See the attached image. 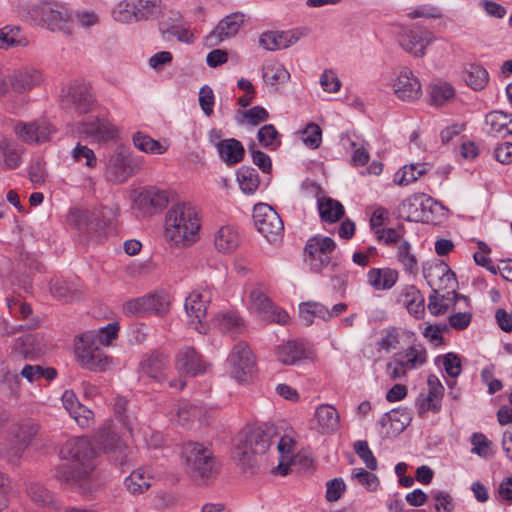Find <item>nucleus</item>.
<instances>
[{
	"mask_svg": "<svg viewBox=\"0 0 512 512\" xmlns=\"http://www.w3.org/2000/svg\"><path fill=\"white\" fill-rule=\"evenodd\" d=\"M273 427H252L243 430L237 437L232 456L242 468L253 467L257 455L264 454L271 445Z\"/></svg>",
	"mask_w": 512,
	"mask_h": 512,
	"instance_id": "nucleus-3",
	"label": "nucleus"
},
{
	"mask_svg": "<svg viewBox=\"0 0 512 512\" xmlns=\"http://www.w3.org/2000/svg\"><path fill=\"white\" fill-rule=\"evenodd\" d=\"M61 453L69 463L57 467V479L63 485L81 495L93 494L98 484L93 476L95 453L90 442L85 438L71 439L66 443Z\"/></svg>",
	"mask_w": 512,
	"mask_h": 512,
	"instance_id": "nucleus-1",
	"label": "nucleus"
},
{
	"mask_svg": "<svg viewBox=\"0 0 512 512\" xmlns=\"http://www.w3.org/2000/svg\"><path fill=\"white\" fill-rule=\"evenodd\" d=\"M132 141L138 150L148 154L161 155L168 149L165 143H161L143 132L134 133Z\"/></svg>",
	"mask_w": 512,
	"mask_h": 512,
	"instance_id": "nucleus-37",
	"label": "nucleus"
},
{
	"mask_svg": "<svg viewBox=\"0 0 512 512\" xmlns=\"http://www.w3.org/2000/svg\"><path fill=\"white\" fill-rule=\"evenodd\" d=\"M162 12L161 0H123L113 10V17L121 23L147 21Z\"/></svg>",
	"mask_w": 512,
	"mask_h": 512,
	"instance_id": "nucleus-7",
	"label": "nucleus"
},
{
	"mask_svg": "<svg viewBox=\"0 0 512 512\" xmlns=\"http://www.w3.org/2000/svg\"><path fill=\"white\" fill-rule=\"evenodd\" d=\"M303 143L310 149H317L322 142V129L315 123H309L300 132Z\"/></svg>",
	"mask_w": 512,
	"mask_h": 512,
	"instance_id": "nucleus-57",
	"label": "nucleus"
},
{
	"mask_svg": "<svg viewBox=\"0 0 512 512\" xmlns=\"http://www.w3.org/2000/svg\"><path fill=\"white\" fill-rule=\"evenodd\" d=\"M118 330V323L113 322L108 324L106 327L99 329L98 332H93V336L96 340H100L99 344L102 347H108L111 344V341L117 337Z\"/></svg>",
	"mask_w": 512,
	"mask_h": 512,
	"instance_id": "nucleus-61",
	"label": "nucleus"
},
{
	"mask_svg": "<svg viewBox=\"0 0 512 512\" xmlns=\"http://www.w3.org/2000/svg\"><path fill=\"white\" fill-rule=\"evenodd\" d=\"M429 96L430 104L443 106L446 102L454 98L455 90L451 84L438 81L429 86Z\"/></svg>",
	"mask_w": 512,
	"mask_h": 512,
	"instance_id": "nucleus-40",
	"label": "nucleus"
},
{
	"mask_svg": "<svg viewBox=\"0 0 512 512\" xmlns=\"http://www.w3.org/2000/svg\"><path fill=\"white\" fill-rule=\"evenodd\" d=\"M435 501V510L437 512H452L454 510L453 498L446 492H435L432 494Z\"/></svg>",
	"mask_w": 512,
	"mask_h": 512,
	"instance_id": "nucleus-64",
	"label": "nucleus"
},
{
	"mask_svg": "<svg viewBox=\"0 0 512 512\" xmlns=\"http://www.w3.org/2000/svg\"><path fill=\"white\" fill-rule=\"evenodd\" d=\"M374 233L378 240L383 241L386 245H392L403 239L405 230L402 225H399L397 228H376Z\"/></svg>",
	"mask_w": 512,
	"mask_h": 512,
	"instance_id": "nucleus-58",
	"label": "nucleus"
},
{
	"mask_svg": "<svg viewBox=\"0 0 512 512\" xmlns=\"http://www.w3.org/2000/svg\"><path fill=\"white\" fill-rule=\"evenodd\" d=\"M29 19L50 31H68L71 16L67 7L55 1H41L28 8Z\"/></svg>",
	"mask_w": 512,
	"mask_h": 512,
	"instance_id": "nucleus-5",
	"label": "nucleus"
},
{
	"mask_svg": "<svg viewBox=\"0 0 512 512\" xmlns=\"http://www.w3.org/2000/svg\"><path fill=\"white\" fill-rule=\"evenodd\" d=\"M351 480L362 485L367 491L374 492L378 489L379 478L372 472L363 468H355L351 473Z\"/></svg>",
	"mask_w": 512,
	"mask_h": 512,
	"instance_id": "nucleus-55",
	"label": "nucleus"
},
{
	"mask_svg": "<svg viewBox=\"0 0 512 512\" xmlns=\"http://www.w3.org/2000/svg\"><path fill=\"white\" fill-rule=\"evenodd\" d=\"M432 202V198L424 193L414 194L406 198L399 206V213L408 221L422 219L424 208Z\"/></svg>",
	"mask_w": 512,
	"mask_h": 512,
	"instance_id": "nucleus-27",
	"label": "nucleus"
},
{
	"mask_svg": "<svg viewBox=\"0 0 512 512\" xmlns=\"http://www.w3.org/2000/svg\"><path fill=\"white\" fill-rule=\"evenodd\" d=\"M278 360L284 365H294L306 358V349L303 343L288 341L279 345L276 350Z\"/></svg>",
	"mask_w": 512,
	"mask_h": 512,
	"instance_id": "nucleus-32",
	"label": "nucleus"
},
{
	"mask_svg": "<svg viewBox=\"0 0 512 512\" xmlns=\"http://www.w3.org/2000/svg\"><path fill=\"white\" fill-rule=\"evenodd\" d=\"M169 299L165 293H151L127 301L123 311L130 316L164 315L169 308Z\"/></svg>",
	"mask_w": 512,
	"mask_h": 512,
	"instance_id": "nucleus-13",
	"label": "nucleus"
},
{
	"mask_svg": "<svg viewBox=\"0 0 512 512\" xmlns=\"http://www.w3.org/2000/svg\"><path fill=\"white\" fill-rule=\"evenodd\" d=\"M168 357L162 352H154L141 362L142 371L156 381H162L168 367Z\"/></svg>",
	"mask_w": 512,
	"mask_h": 512,
	"instance_id": "nucleus-31",
	"label": "nucleus"
},
{
	"mask_svg": "<svg viewBox=\"0 0 512 512\" xmlns=\"http://www.w3.org/2000/svg\"><path fill=\"white\" fill-rule=\"evenodd\" d=\"M72 159L76 163H81L85 160V166L94 169L97 166V157L94 151L87 145L77 143V145L70 152Z\"/></svg>",
	"mask_w": 512,
	"mask_h": 512,
	"instance_id": "nucleus-56",
	"label": "nucleus"
},
{
	"mask_svg": "<svg viewBox=\"0 0 512 512\" xmlns=\"http://www.w3.org/2000/svg\"><path fill=\"white\" fill-rule=\"evenodd\" d=\"M16 136L27 144H41L50 141L55 134V128L46 119L30 122L18 121L13 126Z\"/></svg>",
	"mask_w": 512,
	"mask_h": 512,
	"instance_id": "nucleus-15",
	"label": "nucleus"
},
{
	"mask_svg": "<svg viewBox=\"0 0 512 512\" xmlns=\"http://www.w3.org/2000/svg\"><path fill=\"white\" fill-rule=\"evenodd\" d=\"M200 227L196 207L187 202L177 203L165 215L164 237L171 246L190 247L198 241Z\"/></svg>",
	"mask_w": 512,
	"mask_h": 512,
	"instance_id": "nucleus-2",
	"label": "nucleus"
},
{
	"mask_svg": "<svg viewBox=\"0 0 512 512\" xmlns=\"http://www.w3.org/2000/svg\"><path fill=\"white\" fill-rule=\"evenodd\" d=\"M423 273L433 293L450 287L451 283L455 281L454 273L443 261L430 264L428 267L424 268Z\"/></svg>",
	"mask_w": 512,
	"mask_h": 512,
	"instance_id": "nucleus-23",
	"label": "nucleus"
},
{
	"mask_svg": "<svg viewBox=\"0 0 512 512\" xmlns=\"http://www.w3.org/2000/svg\"><path fill=\"white\" fill-rule=\"evenodd\" d=\"M186 472L198 482H205L218 473V466L210 449L197 442L183 444L181 450Z\"/></svg>",
	"mask_w": 512,
	"mask_h": 512,
	"instance_id": "nucleus-4",
	"label": "nucleus"
},
{
	"mask_svg": "<svg viewBox=\"0 0 512 512\" xmlns=\"http://www.w3.org/2000/svg\"><path fill=\"white\" fill-rule=\"evenodd\" d=\"M390 422L386 429V437L391 438L399 435L409 425L411 417L407 409L397 408L384 414V422Z\"/></svg>",
	"mask_w": 512,
	"mask_h": 512,
	"instance_id": "nucleus-33",
	"label": "nucleus"
},
{
	"mask_svg": "<svg viewBox=\"0 0 512 512\" xmlns=\"http://www.w3.org/2000/svg\"><path fill=\"white\" fill-rule=\"evenodd\" d=\"M398 261L402 264L405 271L416 274L418 272V261L411 253V245L407 241H402L398 246Z\"/></svg>",
	"mask_w": 512,
	"mask_h": 512,
	"instance_id": "nucleus-53",
	"label": "nucleus"
},
{
	"mask_svg": "<svg viewBox=\"0 0 512 512\" xmlns=\"http://www.w3.org/2000/svg\"><path fill=\"white\" fill-rule=\"evenodd\" d=\"M395 95L402 101L413 102L422 95L421 83L414 73L408 69L400 70L393 83Z\"/></svg>",
	"mask_w": 512,
	"mask_h": 512,
	"instance_id": "nucleus-21",
	"label": "nucleus"
},
{
	"mask_svg": "<svg viewBox=\"0 0 512 512\" xmlns=\"http://www.w3.org/2000/svg\"><path fill=\"white\" fill-rule=\"evenodd\" d=\"M425 173L426 168L423 164L406 165L395 174L394 182L400 186H406L416 181Z\"/></svg>",
	"mask_w": 512,
	"mask_h": 512,
	"instance_id": "nucleus-46",
	"label": "nucleus"
},
{
	"mask_svg": "<svg viewBox=\"0 0 512 512\" xmlns=\"http://www.w3.org/2000/svg\"><path fill=\"white\" fill-rule=\"evenodd\" d=\"M139 170V162L130 151L124 147H117L107 159L104 176L111 183L121 184Z\"/></svg>",
	"mask_w": 512,
	"mask_h": 512,
	"instance_id": "nucleus-8",
	"label": "nucleus"
},
{
	"mask_svg": "<svg viewBox=\"0 0 512 512\" xmlns=\"http://www.w3.org/2000/svg\"><path fill=\"white\" fill-rule=\"evenodd\" d=\"M467 300V298L461 294L456 293L455 291L448 292L447 295L438 296L437 293H433L429 296L428 309L433 315H442L445 314L452 301L457 300Z\"/></svg>",
	"mask_w": 512,
	"mask_h": 512,
	"instance_id": "nucleus-38",
	"label": "nucleus"
},
{
	"mask_svg": "<svg viewBox=\"0 0 512 512\" xmlns=\"http://www.w3.org/2000/svg\"><path fill=\"white\" fill-rule=\"evenodd\" d=\"M88 83L73 80L62 89L61 102L63 107L78 114L90 112L94 106V99Z\"/></svg>",
	"mask_w": 512,
	"mask_h": 512,
	"instance_id": "nucleus-12",
	"label": "nucleus"
},
{
	"mask_svg": "<svg viewBox=\"0 0 512 512\" xmlns=\"http://www.w3.org/2000/svg\"><path fill=\"white\" fill-rule=\"evenodd\" d=\"M0 153L3 157L1 166L4 169H15L21 163L20 151L16 144L6 138L0 139Z\"/></svg>",
	"mask_w": 512,
	"mask_h": 512,
	"instance_id": "nucleus-43",
	"label": "nucleus"
},
{
	"mask_svg": "<svg viewBox=\"0 0 512 512\" xmlns=\"http://www.w3.org/2000/svg\"><path fill=\"white\" fill-rule=\"evenodd\" d=\"M152 474L147 468H137L126 477L124 485L132 495L145 493L152 484Z\"/></svg>",
	"mask_w": 512,
	"mask_h": 512,
	"instance_id": "nucleus-30",
	"label": "nucleus"
},
{
	"mask_svg": "<svg viewBox=\"0 0 512 512\" xmlns=\"http://www.w3.org/2000/svg\"><path fill=\"white\" fill-rule=\"evenodd\" d=\"M259 143L271 150H276L281 145L280 135L274 125L266 124L257 133Z\"/></svg>",
	"mask_w": 512,
	"mask_h": 512,
	"instance_id": "nucleus-52",
	"label": "nucleus"
},
{
	"mask_svg": "<svg viewBox=\"0 0 512 512\" xmlns=\"http://www.w3.org/2000/svg\"><path fill=\"white\" fill-rule=\"evenodd\" d=\"M428 395L422 399L419 405V413L423 414L429 411L437 413L441 409V401L444 394V387L435 375H430L427 379Z\"/></svg>",
	"mask_w": 512,
	"mask_h": 512,
	"instance_id": "nucleus-28",
	"label": "nucleus"
},
{
	"mask_svg": "<svg viewBox=\"0 0 512 512\" xmlns=\"http://www.w3.org/2000/svg\"><path fill=\"white\" fill-rule=\"evenodd\" d=\"M241 190L253 194L259 187L258 173L253 168H241L237 174Z\"/></svg>",
	"mask_w": 512,
	"mask_h": 512,
	"instance_id": "nucleus-50",
	"label": "nucleus"
},
{
	"mask_svg": "<svg viewBox=\"0 0 512 512\" xmlns=\"http://www.w3.org/2000/svg\"><path fill=\"white\" fill-rule=\"evenodd\" d=\"M176 368L181 374L196 376L206 372L207 364L194 348L185 347L177 354Z\"/></svg>",
	"mask_w": 512,
	"mask_h": 512,
	"instance_id": "nucleus-24",
	"label": "nucleus"
},
{
	"mask_svg": "<svg viewBox=\"0 0 512 512\" xmlns=\"http://www.w3.org/2000/svg\"><path fill=\"white\" fill-rule=\"evenodd\" d=\"M104 214V208L89 210L75 207L70 209L67 220L78 229L99 233L106 226Z\"/></svg>",
	"mask_w": 512,
	"mask_h": 512,
	"instance_id": "nucleus-19",
	"label": "nucleus"
},
{
	"mask_svg": "<svg viewBox=\"0 0 512 512\" xmlns=\"http://www.w3.org/2000/svg\"><path fill=\"white\" fill-rule=\"evenodd\" d=\"M354 451L355 453L362 459L365 463L366 467L375 471L378 467V462L372 451L370 450L367 441L358 440L354 443Z\"/></svg>",
	"mask_w": 512,
	"mask_h": 512,
	"instance_id": "nucleus-59",
	"label": "nucleus"
},
{
	"mask_svg": "<svg viewBox=\"0 0 512 512\" xmlns=\"http://www.w3.org/2000/svg\"><path fill=\"white\" fill-rule=\"evenodd\" d=\"M314 422L320 434H332L340 427V416L332 405L321 404L316 408Z\"/></svg>",
	"mask_w": 512,
	"mask_h": 512,
	"instance_id": "nucleus-25",
	"label": "nucleus"
},
{
	"mask_svg": "<svg viewBox=\"0 0 512 512\" xmlns=\"http://www.w3.org/2000/svg\"><path fill=\"white\" fill-rule=\"evenodd\" d=\"M464 80L474 90H482L489 81L487 70L476 64H470L464 72Z\"/></svg>",
	"mask_w": 512,
	"mask_h": 512,
	"instance_id": "nucleus-39",
	"label": "nucleus"
},
{
	"mask_svg": "<svg viewBox=\"0 0 512 512\" xmlns=\"http://www.w3.org/2000/svg\"><path fill=\"white\" fill-rule=\"evenodd\" d=\"M95 443L105 452L119 453L121 456L120 463L124 465L127 461V455L124 453L126 446L121 442L120 438L110 426H105L99 429L95 435Z\"/></svg>",
	"mask_w": 512,
	"mask_h": 512,
	"instance_id": "nucleus-26",
	"label": "nucleus"
},
{
	"mask_svg": "<svg viewBox=\"0 0 512 512\" xmlns=\"http://www.w3.org/2000/svg\"><path fill=\"white\" fill-rule=\"evenodd\" d=\"M50 291L52 295L62 301L72 302L80 296V291L73 288L68 282L54 280L51 282Z\"/></svg>",
	"mask_w": 512,
	"mask_h": 512,
	"instance_id": "nucleus-48",
	"label": "nucleus"
},
{
	"mask_svg": "<svg viewBox=\"0 0 512 512\" xmlns=\"http://www.w3.org/2000/svg\"><path fill=\"white\" fill-rule=\"evenodd\" d=\"M38 432V427L32 421H25L22 423L15 424L10 429V437L14 441L20 443L25 442L27 446H30L34 436Z\"/></svg>",
	"mask_w": 512,
	"mask_h": 512,
	"instance_id": "nucleus-45",
	"label": "nucleus"
},
{
	"mask_svg": "<svg viewBox=\"0 0 512 512\" xmlns=\"http://www.w3.org/2000/svg\"><path fill=\"white\" fill-rule=\"evenodd\" d=\"M509 114L502 111H493L486 116V124L490 126V132L500 137L507 136V124Z\"/></svg>",
	"mask_w": 512,
	"mask_h": 512,
	"instance_id": "nucleus-51",
	"label": "nucleus"
},
{
	"mask_svg": "<svg viewBox=\"0 0 512 512\" xmlns=\"http://www.w3.org/2000/svg\"><path fill=\"white\" fill-rule=\"evenodd\" d=\"M394 360L407 370L415 369L426 362V351L420 345L410 346L406 350L394 355Z\"/></svg>",
	"mask_w": 512,
	"mask_h": 512,
	"instance_id": "nucleus-36",
	"label": "nucleus"
},
{
	"mask_svg": "<svg viewBox=\"0 0 512 512\" xmlns=\"http://www.w3.org/2000/svg\"><path fill=\"white\" fill-rule=\"evenodd\" d=\"M253 219L255 226L268 242L281 240L284 231L283 221L278 213L268 204L259 203L254 206Z\"/></svg>",
	"mask_w": 512,
	"mask_h": 512,
	"instance_id": "nucleus-11",
	"label": "nucleus"
},
{
	"mask_svg": "<svg viewBox=\"0 0 512 512\" xmlns=\"http://www.w3.org/2000/svg\"><path fill=\"white\" fill-rule=\"evenodd\" d=\"M435 39L431 31L422 28L403 30L399 34V44L408 53L422 57L425 54L426 47Z\"/></svg>",
	"mask_w": 512,
	"mask_h": 512,
	"instance_id": "nucleus-20",
	"label": "nucleus"
},
{
	"mask_svg": "<svg viewBox=\"0 0 512 512\" xmlns=\"http://www.w3.org/2000/svg\"><path fill=\"white\" fill-rule=\"evenodd\" d=\"M28 447L25 442L20 443L10 437L7 443L0 449V456L9 462L15 463L22 458Z\"/></svg>",
	"mask_w": 512,
	"mask_h": 512,
	"instance_id": "nucleus-54",
	"label": "nucleus"
},
{
	"mask_svg": "<svg viewBox=\"0 0 512 512\" xmlns=\"http://www.w3.org/2000/svg\"><path fill=\"white\" fill-rule=\"evenodd\" d=\"M169 203L167 191L150 186L138 192L133 198V208L142 215H152L164 209Z\"/></svg>",
	"mask_w": 512,
	"mask_h": 512,
	"instance_id": "nucleus-17",
	"label": "nucleus"
},
{
	"mask_svg": "<svg viewBox=\"0 0 512 512\" xmlns=\"http://www.w3.org/2000/svg\"><path fill=\"white\" fill-rule=\"evenodd\" d=\"M398 279V272L394 269L373 268L368 272V282L376 290L392 288Z\"/></svg>",
	"mask_w": 512,
	"mask_h": 512,
	"instance_id": "nucleus-35",
	"label": "nucleus"
},
{
	"mask_svg": "<svg viewBox=\"0 0 512 512\" xmlns=\"http://www.w3.org/2000/svg\"><path fill=\"white\" fill-rule=\"evenodd\" d=\"M273 303L270 301L263 287L256 285L250 292V308L262 318L272 308Z\"/></svg>",
	"mask_w": 512,
	"mask_h": 512,
	"instance_id": "nucleus-44",
	"label": "nucleus"
},
{
	"mask_svg": "<svg viewBox=\"0 0 512 512\" xmlns=\"http://www.w3.org/2000/svg\"><path fill=\"white\" fill-rule=\"evenodd\" d=\"M28 494L36 504L45 506L52 502V495L43 485L32 483L28 488Z\"/></svg>",
	"mask_w": 512,
	"mask_h": 512,
	"instance_id": "nucleus-60",
	"label": "nucleus"
},
{
	"mask_svg": "<svg viewBox=\"0 0 512 512\" xmlns=\"http://www.w3.org/2000/svg\"><path fill=\"white\" fill-rule=\"evenodd\" d=\"M43 81V73L38 68L20 67L8 74L9 92L24 94L39 86Z\"/></svg>",
	"mask_w": 512,
	"mask_h": 512,
	"instance_id": "nucleus-18",
	"label": "nucleus"
},
{
	"mask_svg": "<svg viewBox=\"0 0 512 512\" xmlns=\"http://www.w3.org/2000/svg\"><path fill=\"white\" fill-rule=\"evenodd\" d=\"M93 336V331H88L75 340V355L79 364L90 371L103 372L110 366V359L104 353L103 348Z\"/></svg>",
	"mask_w": 512,
	"mask_h": 512,
	"instance_id": "nucleus-6",
	"label": "nucleus"
},
{
	"mask_svg": "<svg viewBox=\"0 0 512 512\" xmlns=\"http://www.w3.org/2000/svg\"><path fill=\"white\" fill-rule=\"evenodd\" d=\"M335 241L326 236L317 235L308 239L304 247V261L315 273H320L331 263Z\"/></svg>",
	"mask_w": 512,
	"mask_h": 512,
	"instance_id": "nucleus-10",
	"label": "nucleus"
},
{
	"mask_svg": "<svg viewBox=\"0 0 512 512\" xmlns=\"http://www.w3.org/2000/svg\"><path fill=\"white\" fill-rule=\"evenodd\" d=\"M231 374L239 383L248 382L256 372L255 357L246 343L236 344L229 355Z\"/></svg>",
	"mask_w": 512,
	"mask_h": 512,
	"instance_id": "nucleus-14",
	"label": "nucleus"
},
{
	"mask_svg": "<svg viewBox=\"0 0 512 512\" xmlns=\"http://www.w3.org/2000/svg\"><path fill=\"white\" fill-rule=\"evenodd\" d=\"M240 238L236 229L232 226H222L215 234L214 244L221 253H231L239 245Z\"/></svg>",
	"mask_w": 512,
	"mask_h": 512,
	"instance_id": "nucleus-34",
	"label": "nucleus"
},
{
	"mask_svg": "<svg viewBox=\"0 0 512 512\" xmlns=\"http://www.w3.org/2000/svg\"><path fill=\"white\" fill-rule=\"evenodd\" d=\"M78 131L92 141L103 144L118 138V128L106 118L89 117L78 124Z\"/></svg>",
	"mask_w": 512,
	"mask_h": 512,
	"instance_id": "nucleus-16",
	"label": "nucleus"
},
{
	"mask_svg": "<svg viewBox=\"0 0 512 512\" xmlns=\"http://www.w3.org/2000/svg\"><path fill=\"white\" fill-rule=\"evenodd\" d=\"M27 44V39L21 35L18 27H4L0 30V49L26 46Z\"/></svg>",
	"mask_w": 512,
	"mask_h": 512,
	"instance_id": "nucleus-47",
	"label": "nucleus"
},
{
	"mask_svg": "<svg viewBox=\"0 0 512 512\" xmlns=\"http://www.w3.org/2000/svg\"><path fill=\"white\" fill-rule=\"evenodd\" d=\"M318 209L321 219L325 222L334 223L344 215L343 205L331 198L318 201Z\"/></svg>",
	"mask_w": 512,
	"mask_h": 512,
	"instance_id": "nucleus-41",
	"label": "nucleus"
},
{
	"mask_svg": "<svg viewBox=\"0 0 512 512\" xmlns=\"http://www.w3.org/2000/svg\"><path fill=\"white\" fill-rule=\"evenodd\" d=\"M220 158L228 165L239 163L244 157V147L240 141L229 138L215 143Z\"/></svg>",
	"mask_w": 512,
	"mask_h": 512,
	"instance_id": "nucleus-29",
	"label": "nucleus"
},
{
	"mask_svg": "<svg viewBox=\"0 0 512 512\" xmlns=\"http://www.w3.org/2000/svg\"><path fill=\"white\" fill-rule=\"evenodd\" d=\"M262 75L264 80L273 86L284 83L290 78L286 68L277 61L267 62L262 68Z\"/></svg>",
	"mask_w": 512,
	"mask_h": 512,
	"instance_id": "nucleus-42",
	"label": "nucleus"
},
{
	"mask_svg": "<svg viewBox=\"0 0 512 512\" xmlns=\"http://www.w3.org/2000/svg\"><path fill=\"white\" fill-rule=\"evenodd\" d=\"M244 20V14L239 12L227 15L219 21L216 28L206 37V43L210 46H215L223 40L235 36L243 25Z\"/></svg>",
	"mask_w": 512,
	"mask_h": 512,
	"instance_id": "nucleus-22",
	"label": "nucleus"
},
{
	"mask_svg": "<svg viewBox=\"0 0 512 512\" xmlns=\"http://www.w3.org/2000/svg\"><path fill=\"white\" fill-rule=\"evenodd\" d=\"M214 322L220 330L231 333H240L243 325L241 318L235 312L219 314L214 318Z\"/></svg>",
	"mask_w": 512,
	"mask_h": 512,
	"instance_id": "nucleus-49",
	"label": "nucleus"
},
{
	"mask_svg": "<svg viewBox=\"0 0 512 512\" xmlns=\"http://www.w3.org/2000/svg\"><path fill=\"white\" fill-rule=\"evenodd\" d=\"M326 499L329 502L338 501L346 488V485L342 478H334L326 484Z\"/></svg>",
	"mask_w": 512,
	"mask_h": 512,
	"instance_id": "nucleus-62",
	"label": "nucleus"
},
{
	"mask_svg": "<svg viewBox=\"0 0 512 512\" xmlns=\"http://www.w3.org/2000/svg\"><path fill=\"white\" fill-rule=\"evenodd\" d=\"M7 307L11 315L22 319H27L32 313L30 305L18 298L8 299Z\"/></svg>",
	"mask_w": 512,
	"mask_h": 512,
	"instance_id": "nucleus-63",
	"label": "nucleus"
},
{
	"mask_svg": "<svg viewBox=\"0 0 512 512\" xmlns=\"http://www.w3.org/2000/svg\"><path fill=\"white\" fill-rule=\"evenodd\" d=\"M212 298V289L200 287L192 291L185 300L188 325L200 334H205L208 330L207 308Z\"/></svg>",
	"mask_w": 512,
	"mask_h": 512,
	"instance_id": "nucleus-9",
	"label": "nucleus"
}]
</instances>
